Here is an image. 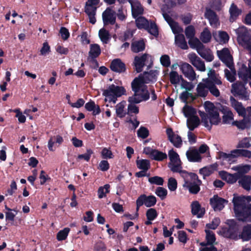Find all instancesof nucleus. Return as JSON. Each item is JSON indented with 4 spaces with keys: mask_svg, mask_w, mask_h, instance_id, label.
<instances>
[{
    "mask_svg": "<svg viewBox=\"0 0 251 251\" xmlns=\"http://www.w3.org/2000/svg\"><path fill=\"white\" fill-rule=\"evenodd\" d=\"M250 138H244L239 142L237 145V148H249L251 147Z\"/></svg>",
    "mask_w": 251,
    "mask_h": 251,
    "instance_id": "obj_55",
    "label": "nucleus"
},
{
    "mask_svg": "<svg viewBox=\"0 0 251 251\" xmlns=\"http://www.w3.org/2000/svg\"><path fill=\"white\" fill-rule=\"evenodd\" d=\"M152 153L153 154L151 158L157 161H162L167 157L166 153L157 150H155Z\"/></svg>",
    "mask_w": 251,
    "mask_h": 251,
    "instance_id": "obj_49",
    "label": "nucleus"
},
{
    "mask_svg": "<svg viewBox=\"0 0 251 251\" xmlns=\"http://www.w3.org/2000/svg\"><path fill=\"white\" fill-rule=\"evenodd\" d=\"M150 58H151V56L146 53L141 56H136L135 57L133 64L137 73L142 71L143 67Z\"/></svg>",
    "mask_w": 251,
    "mask_h": 251,
    "instance_id": "obj_14",
    "label": "nucleus"
},
{
    "mask_svg": "<svg viewBox=\"0 0 251 251\" xmlns=\"http://www.w3.org/2000/svg\"><path fill=\"white\" fill-rule=\"evenodd\" d=\"M220 177L227 183L233 184L236 182L239 179L238 174H229L226 171H221L219 172Z\"/></svg>",
    "mask_w": 251,
    "mask_h": 251,
    "instance_id": "obj_24",
    "label": "nucleus"
},
{
    "mask_svg": "<svg viewBox=\"0 0 251 251\" xmlns=\"http://www.w3.org/2000/svg\"><path fill=\"white\" fill-rule=\"evenodd\" d=\"M179 67L184 75L189 80L193 81L196 79V73L190 64L183 62L180 64Z\"/></svg>",
    "mask_w": 251,
    "mask_h": 251,
    "instance_id": "obj_15",
    "label": "nucleus"
},
{
    "mask_svg": "<svg viewBox=\"0 0 251 251\" xmlns=\"http://www.w3.org/2000/svg\"><path fill=\"white\" fill-rule=\"evenodd\" d=\"M126 106V102L125 101H122L115 106L116 113L118 117L123 118L126 115L127 113L125 110Z\"/></svg>",
    "mask_w": 251,
    "mask_h": 251,
    "instance_id": "obj_33",
    "label": "nucleus"
},
{
    "mask_svg": "<svg viewBox=\"0 0 251 251\" xmlns=\"http://www.w3.org/2000/svg\"><path fill=\"white\" fill-rule=\"evenodd\" d=\"M110 185H105L103 187H100L98 190V196L100 199L105 197V195L109 192Z\"/></svg>",
    "mask_w": 251,
    "mask_h": 251,
    "instance_id": "obj_57",
    "label": "nucleus"
},
{
    "mask_svg": "<svg viewBox=\"0 0 251 251\" xmlns=\"http://www.w3.org/2000/svg\"><path fill=\"white\" fill-rule=\"evenodd\" d=\"M231 169L237 172L236 174H238L239 178H240L243 174L247 173L250 170L251 166L249 165H238L233 166Z\"/></svg>",
    "mask_w": 251,
    "mask_h": 251,
    "instance_id": "obj_32",
    "label": "nucleus"
},
{
    "mask_svg": "<svg viewBox=\"0 0 251 251\" xmlns=\"http://www.w3.org/2000/svg\"><path fill=\"white\" fill-rule=\"evenodd\" d=\"M99 37L101 41L104 43H107L109 39V34L108 31L104 28L100 29L99 33Z\"/></svg>",
    "mask_w": 251,
    "mask_h": 251,
    "instance_id": "obj_54",
    "label": "nucleus"
},
{
    "mask_svg": "<svg viewBox=\"0 0 251 251\" xmlns=\"http://www.w3.org/2000/svg\"><path fill=\"white\" fill-rule=\"evenodd\" d=\"M198 53L208 61H211L213 59L214 56L212 52L209 50L205 49L204 47Z\"/></svg>",
    "mask_w": 251,
    "mask_h": 251,
    "instance_id": "obj_40",
    "label": "nucleus"
},
{
    "mask_svg": "<svg viewBox=\"0 0 251 251\" xmlns=\"http://www.w3.org/2000/svg\"><path fill=\"white\" fill-rule=\"evenodd\" d=\"M149 182L152 184L162 185L164 183V179L162 177L154 176L149 178Z\"/></svg>",
    "mask_w": 251,
    "mask_h": 251,
    "instance_id": "obj_58",
    "label": "nucleus"
},
{
    "mask_svg": "<svg viewBox=\"0 0 251 251\" xmlns=\"http://www.w3.org/2000/svg\"><path fill=\"white\" fill-rule=\"evenodd\" d=\"M188 43L191 48L196 49L198 52L204 47L201 41L196 38L189 39Z\"/></svg>",
    "mask_w": 251,
    "mask_h": 251,
    "instance_id": "obj_38",
    "label": "nucleus"
},
{
    "mask_svg": "<svg viewBox=\"0 0 251 251\" xmlns=\"http://www.w3.org/2000/svg\"><path fill=\"white\" fill-rule=\"evenodd\" d=\"M238 183L244 189L249 191L251 189V176H243L239 178Z\"/></svg>",
    "mask_w": 251,
    "mask_h": 251,
    "instance_id": "obj_31",
    "label": "nucleus"
},
{
    "mask_svg": "<svg viewBox=\"0 0 251 251\" xmlns=\"http://www.w3.org/2000/svg\"><path fill=\"white\" fill-rule=\"evenodd\" d=\"M137 166L139 169L144 171H147L150 167V162L147 159L137 160Z\"/></svg>",
    "mask_w": 251,
    "mask_h": 251,
    "instance_id": "obj_51",
    "label": "nucleus"
},
{
    "mask_svg": "<svg viewBox=\"0 0 251 251\" xmlns=\"http://www.w3.org/2000/svg\"><path fill=\"white\" fill-rule=\"evenodd\" d=\"M216 169V166L215 165H210L204 167L199 170V173L202 176L203 178L205 179L206 177L212 174Z\"/></svg>",
    "mask_w": 251,
    "mask_h": 251,
    "instance_id": "obj_30",
    "label": "nucleus"
},
{
    "mask_svg": "<svg viewBox=\"0 0 251 251\" xmlns=\"http://www.w3.org/2000/svg\"><path fill=\"white\" fill-rule=\"evenodd\" d=\"M156 199L154 196H146L145 195H141L136 201L137 209L139 206L145 204L147 207H151L155 204Z\"/></svg>",
    "mask_w": 251,
    "mask_h": 251,
    "instance_id": "obj_13",
    "label": "nucleus"
},
{
    "mask_svg": "<svg viewBox=\"0 0 251 251\" xmlns=\"http://www.w3.org/2000/svg\"><path fill=\"white\" fill-rule=\"evenodd\" d=\"M126 93L124 87L114 84H111L102 90V95L105 97L104 101L112 102L113 103H116L118 98L125 95Z\"/></svg>",
    "mask_w": 251,
    "mask_h": 251,
    "instance_id": "obj_4",
    "label": "nucleus"
},
{
    "mask_svg": "<svg viewBox=\"0 0 251 251\" xmlns=\"http://www.w3.org/2000/svg\"><path fill=\"white\" fill-rule=\"evenodd\" d=\"M210 202L211 206L215 211L221 210L227 202L226 200L219 197L217 195H214L213 197L211 198Z\"/></svg>",
    "mask_w": 251,
    "mask_h": 251,
    "instance_id": "obj_18",
    "label": "nucleus"
},
{
    "mask_svg": "<svg viewBox=\"0 0 251 251\" xmlns=\"http://www.w3.org/2000/svg\"><path fill=\"white\" fill-rule=\"evenodd\" d=\"M131 87L134 94L128 98V101L140 103L149 99L150 94L147 87L139 79L135 78L131 83Z\"/></svg>",
    "mask_w": 251,
    "mask_h": 251,
    "instance_id": "obj_3",
    "label": "nucleus"
},
{
    "mask_svg": "<svg viewBox=\"0 0 251 251\" xmlns=\"http://www.w3.org/2000/svg\"><path fill=\"white\" fill-rule=\"evenodd\" d=\"M197 91L198 96L204 97H205L208 93V89L207 87V85L204 83H200L197 86Z\"/></svg>",
    "mask_w": 251,
    "mask_h": 251,
    "instance_id": "obj_44",
    "label": "nucleus"
},
{
    "mask_svg": "<svg viewBox=\"0 0 251 251\" xmlns=\"http://www.w3.org/2000/svg\"><path fill=\"white\" fill-rule=\"evenodd\" d=\"M182 112L184 116L187 118L194 116L196 113V110L192 107L185 104L182 109Z\"/></svg>",
    "mask_w": 251,
    "mask_h": 251,
    "instance_id": "obj_46",
    "label": "nucleus"
},
{
    "mask_svg": "<svg viewBox=\"0 0 251 251\" xmlns=\"http://www.w3.org/2000/svg\"><path fill=\"white\" fill-rule=\"evenodd\" d=\"M157 216V213L155 209L150 208L146 213V216L149 221L153 220Z\"/></svg>",
    "mask_w": 251,
    "mask_h": 251,
    "instance_id": "obj_63",
    "label": "nucleus"
},
{
    "mask_svg": "<svg viewBox=\"0 0 251 251\" xmlns=\"http://www.w3.org/2000/svg\"><path fill=\"white\" fill-rule=\"evenodd\" d=\"M145 49V43L143 40L135 41L131 45V50L134 52L143 51Z\"/></svg>",
    "mask_w": 251,
    "mask_h": 251,
    "instance_id": "obj_35",
    "label": "nucleus"
},
{
    "mask_svg": "<svg viewBox=\"0 0 251 251\" xmlns=\"http://www.w3.org/2000/svg\"><path fill=\"white\" fill-rule=\"evenodd\" d=\"M212 35L208 28H205L201 32L200 39L204 43H207L211 41Z\"/></svg>",
    "mask_w": 251,
    "mask_h": 251,
    "instance_id": "obj_45",
    "label": "nucleus"
},
{
    "mask_svg": "<svg viewBox=\"0 0 251 251\" xmlns=\"http://www.w3.org/2000/svg\"><path fill=\"white\" fill-rule=\"evenodd\" d=\"M205 17L209 21L211 26L217 28L220 24L219 18L216 14L210 9L206 8L205 13Z\"/></svg>",
    "mask_w": 251,
    "mask_h": 251,
    "instance_id": "obj_19",
    "label": "nucleus"
},
{
    "mask_svg": "<svg viewBox=\"0 0 251 251\" xmlns=\"http://www.w3.org/2000/svg\"><path fill=\"white\" fill-rule=\"evenodd\" d=\"M110 68L113 71L119 73L126 70L125 64L120 59L113 60L111 63Z\"/></svg>",
    "mask_w": 251,
    "mask_h": 251,
    "instance_id": "obj_26",
    "label": "nucleus"
},
{
    "mask_svg": "<svg viewBox=\"0 0 251 251\" xmlns=\"http://www.w3.org/2000/svg\"><path fill=\"white\" fill-rule=\"evenodd\" d=\"M240 237L244 241L251 239V224L244 227L243 231L240 235Z\"/></svg>",
    "mask_w": 251,
    "mask_h": 251,
    "instance_id": "obj_39",
    "label": "nucleus"
},
{
    "mask_svg": "<svg viewBox=\"0 0 251 251\" xmlns=\"http://www.w3.org/2000/svg\"><path fill=\"white\" fill-rule=\"evenodd\" d=\"M129 2L131 6L132 14L133 17L135 18L143 13V8L138 1L129 0Z\"/></svg>",
    "mask_w": 251,
    "mask_h": 251,
    "instance_id": "obj_27",
    "label": "nucleus"
},
{
    "mask_svg": "<svg viewBox=\"0 0 251 251\" xmlns=\"http://www.w3.org/2000/svg\"><path fill=\"white\" fill-rule=\"evenodd\" d=\"M207 87L210 92L214 96L217 97L220 95V93L218 89L215 86V84L208 83Z\"/></svg>",
    "mask_w": 251,
    "mask_h": 251,
    "instance_id": "obj_60",
    "label": "nucleus"
},
{
    "mask_svg": "<svg viewBox=\"0 0 251 251\" xmlns=\"http://www.w3.org/2000/svg\"><path fill=\"white\" fill-rule=\"evenodd\" d=\"M230 16V21L233 22L235 20L237 17L241 14V11L240 9L238 8L236 5L234 3H232L229 10Z\"/></svg>",
    "mask_w": 251,
    "mask_h": 251,
    "instance_id": "obj_37",
    "label": "nucleus"
},
{
    "mask_svg": "<svg viewBox=\"0 0 251 251\" xmlns=\"http://www.w3.org/2000/svg\"><path fill=\"white\" fill-rule=\"evenodd\" d=\"M100 47L98 44H92L90 45L89 55L92 58L97 57L100 53Z\"/></svg>",
    "mask_w": 251,
    "mask_h": 251,
    "instance_id": "obj_47",
    "label": "nucleus"
},
{
    "mask_svg": "<svg viewBox=\"0 0 251 251\" xmlns=\"http://www.w3.org/2000/svg\"><path fill=\"white\" fill-rule=\"evenodd\" d=\"M162 10L163 12V17L170 26L173 33L176 35L177 34H180V33L183 31V29L177 23L174 21L169 15L166 13V11H167V10L165 9V6H164L162 8Z\"/></svg>",
    "mask_w": 251,
    "mask_h": 251,
    "instance_id": "obj_10",
    "label": "nucleus"
},
{
    "mask_svg": "<svg viewBox=\"0 0 251 251\" xmlns=\"http://www.w3.org/2000/svg\"><path fill=\"white\" fill-rule=\"evenodd\" d=\"M155 193L162 200L166 198L168 192L166 189L163 187H158L156 188Z\"/></svg>",
    "mask_w": 251,
    "mask_h": 251,
    "instance_id": "obj_56",
    "label": "nucleus"
},
{
    "mask_svg": "<svg viewBox=\"0 0 251 251\" xmlns=\"http://www.w3.org/2000/svg\"><path fill=\"white\" fill-rule=\"evenodd\" d=\"M213 36L215 39L220 44L227 43L229 38L228 34L223 31H215L213 33Z\"/></svg>",
    "mask_w": 251,
    "mask_h": 251,
    "instance_id": "obj_29",
    "label": "nucleus"
},
{
    "mask_svg": "<svg viewBox=\"0 0 251 251\" xmlns=\"http://www.w3.org/2000/svg\"><path fill=\"white\" fill-rule=\"evenodd\" d=\"M70 228L68 227H66L63 229L59 231L56 236V238L58 241H60L64 240H65L69 233Z\"/></svg>",
    "mask_w": 251,
    "mask_h": 251,
    "instance_id": "obj_52",
    "label": "nucleus"
},
{
    "mask_svg": "<svg viewBox=\"0 0 251 251\" xmlns=\"http://www.w3.org/2000/svg\"><path fill=\"white\" fill-rule=\"evenodd\" d=\"M101 157L104 159H112L114 157L110 148H103L101 151Z\"/></svg>",
    "mask_w": 251,
    "mask_h": 251,
    "instance_id": "obj_53",
    "label": "nucleus"
},
{
    "mask_svg": "<svg viewBox=\"0 0 251 251\" xmlns=\"http://www.w3.org/2000/svg\"><path fill=\"white\" fill-rule=\"evenodd\" d=\"M177 183L176 180L174 177H170L168 179V187L171 191H175L177 188Z\"/></svg>",
    "mask_w": 251,
    "mask_h": 251,
    "instance_id": "obj_62",
    "label": "nucleus"
},
{
    "mask_svg": "<svg viewBox=\"0 0 251 251\" xmlns=\"http://www.w3.org/2000/svg\"><path fill=\"white\" fill-rule=\"evenodd\" d=\"M129 104L127 107V113L128 114H130L131 113L137 114L139 112V108L135 104L136 103L134 102L128 101Z\"/></svg>",
    "mask_w": 251,
    "mask_h": 251,
    "instance_id": "obj_59",
    "label": "nucleus"
},
{
    "mask_svg": "<svg viewBox=\"0 0 251 251\" xmlns=\"http://www.w3.org/2000/svg\"><path fill=\"white\" fill-rule=\"evenodd\" d=\"M217 54L220 59L231 69L233 66V59L229 50L224 48L221 50H217Z\"/></svg>",
    "mask_w": 251,
    "mask_h": 251,
    "instance_id": "obj_11",
    "label": "nucleus"
},
{
    "mask_svg": "<svg viewBox=\"0 0 251 251\" xmlns=\"http://www.w3.org/2000/svg\"><path fill=\"white\" fill-rule=\"evenodd\" d=\"M96 9L97 6L86 3L85 12L89 16V22L92 24H94L96 22V19L95 16Z\"/></svg>",
    "mask_w": 251,
    "mask_h": 251,
    "instance_id": "obj_28",
    "label": "nucleus"
},
{
    "mask_svg": "<svg viewBox=\"0 0 251 251\" xmlns=\"http://www.w3.org/2000/svg\"><path fill=\"white\" fill-rule=\"evenodd\" d=\"M184 179V187L188 189L189 192L193 194H197L199 192L200 186L201 183V181L199 179L198 176L194 173L188 174L186 172V175L181 176Z\"/></svg>",
    "mask_w": 251,
    "mask_h": 251,
    "instance_id": "obj_5",
    "label": "nucleus"
},
{
    "mask_svg": "<svg viewBox=\"0 0 251 251\" xmlns=\"http://www.w3.org/2000/svg\"><path fill=\"white\" fill-rule=\"evenodd\" d=\"M200 245V251H217L216 248L213 245H206L204 242L201 243Z\"/></svg>",
    "mask_w": 251,
    "mask_h": 251,
    "instance_id": "obj_64",
    "label": "nucleus"
},
{
    "mask_svg": "<svg viewBox=\"0 0 251 251\" xmlns=\"http://www.w3.org/2000/svg\"><path fill=\"white\" fill-rule=\"evenodd\" d=\"M251 196L234 197L233 199L234 209L237 218L242 221L251 222Z\"/></svg>",
    "mask_w": 251,
    "mask_h": 251,
    "instance_id": "obj_1",
    "label": "nucleus"
},
{
    "mask_svg": "<svg viewBox=\"0 0 251 251\" xmlns=\"http://www.w3.org/2000/svg\"><path fill=\"white\" fill-rule=\"evenodd\" d=\"M168 156L170 159L168 167L170 170L173 172L179 173L181 176L185 175L187 172L182 170V162L178 153L172 149L169 151Z\"/></svg>",
    "mask_w": 251,
    "mask_h": 251,
    "instance_id": "obj_6",
    "label": "nucleus"
},
{
    "mask_svg": "<svg viewBox=\"0 0 251 251\" xmlns=\"http://www.w3.org/2000/svg\"><path fill=\"white\" fill-rule=\"evenodd\" d=\"M149 21L144 17H139L136 20L137 27L139 28H145L149 26Z\"/></svg>",
    "mask_w": 251,
    "mask_h": 251,
    "instance_id": "obj_50",
    "label": "nucleus"
},
{
    "mask_svg": "<svg viewBox=\"0 0 251 251\" xmlns=\"http://www.w3.org/2000/svg\"><path fill=\"white\" fill-rule=\"evenodd\" d=\"M204 107L206 114L201 113L200 116L201 123L209 129L212 125H218L221 122L218 108L210 101H206L204 103Z\"/></svg>",
    "mask_w": 251,
    "mask_h": 251,
    "instance_id": "obj_2",
    "label": "nucleus"
},
{
    "mask_svg": "<svg viewBox=\"0 0 251 251\" xmlns=\"http://www.w3.org/2000/svg\"><path fill=\"white\" fill-rule=\"evenodd\" d=\"M220 78H221L219 75L215 73L214 70L210 69L209 70L208 73V78L203 79L202 80L206 85L209 83L211 84L221 85L222 84V81Z\"/></svg>",
    "mask_w": 251,
    "mask_h": 251,
    "instance_id": "obj_23",
    "label": "nucleus"
},
{
    "mask_svg": "<svg viewBox=\"0 0 251 251\" xmlns=\"http://www.w3.org/2000/svg\"><path fill=\"white\" fill-rule=\"evenodd\" d=\"M103 23L104 25H114L116 23V13L111 8L108 7L102 14Z\"/></svg>",
    "mask_w": 251,
    "mask_h": 251,
    "instance_id": "obj_12",
    "label": "nucleus"
},
{
    "mask_svg": "<svg viewBox=\"0 0 251 251\" xmlns=\"http://www.w3.org/2000/svg\"><path fill=\"white\" fill-rule=\"evenodd\" d=\"M181 100L185 103L193 101L196 99V96L193 95L192 93H189L188 91L183 92L180 96Z\"/></svg>",
    "mask_w": 251,
    "mask_h": 251,
    "instance_id": "obj_42",
    "label": "nucleus"
},
{
    "mask_svg": "<svg viewBox=\"0 0 251 251\" xmlns=\"http://www.w3.org/2000/svg\"><path fill=\"white\" fill-rule=\"evenodd\" d=\"M186 155L188 160L190 162H200L202 159L199 151L195 147L189 148L186 151Z\"/></svg>",
    "mask_w": 251,
    "mask_h": 251,
    "instance_id": "obj_20",
    "label": "nucleus"
},
{
    "mask_svg": "<svg viewBox=\"0 0 251 251\" xmlns=\"http://www.w3.org/2000/svg\"><path fill=\"white\" fill-rule=\"evenodd\" d=\"M191 212L193 215H196L197 218H202L205 212L204 207H202L199 201H195L191 204Z\"/></svg>",
    "mask_w": 251,
    "mask_h": 251,
    "instance_id": "obj_22",
    "label": "nucleus"
},
{
    "mask_svg": "<svg viewBox=\"0 0 251 251\" xmlns=\"http://www.w3.org/2000/svg\"><path fill=\"white\" fill-rule=\"evenodd\" d=\"M231 92L235 96H239L241 99L248 100L249 95L242 83H236L232 85Z\"/></svg>",
    "mask_w": 251,
    "mask_h": 251,
    "instance_id": "obj_8",
    "label": "nucleus"
},
{
    "mask_svg": "<svg viewBox=\"0 0 251 251\" xmlns=\"http://www.w3.org/2000/svg\"><path fill=\"white\" fill-rule=\"evenodd\" d=\"M200 124V120L197 116H192L187 119V126L190 130H193Z\"/></svg>",
    "mask_w": 251,
    "mask_h": 251,
    "instance_id": "obj_34",
    "label": "nucleus"
},
{
    "mask_svg": "<svg viewBox=\"0 0 251 251\" xmlns=\"http://www.w3.org/2000/svg\"><path fill=\"white\" fill-rule=\"evenodd\" d=\"M166 133L169 140L175 147L178 148L181 147L182 141L178 135L174 133L171 128L167 129Z\"/></svg>",
    "mask_w": 251,
    "mask_h": 251,
    "instance_id": "obj_21",
    "label": "nucleus"
},
{
    "mask_svg": "<svg viewBox=\"0 0 251 251\" xmlns=\"http://www.w3.org/2000/svg\"><path fill=\"white\" fill-rule=\"evenodd\" d=\"M159 72L157 70H151L149 72H144L143 75L139 76L138 78L143 84L154 82L156 81Z\"/></svg>",
    "mask_w": 251,
    "mask_h": 251,
    "instance_id": "obj_9",
    "label": "nucleus"
},
{
    "mask_svg": "<svg viewBox=\"0 0 251 251\" xmlns=\"http://www.w3.org/2000/svg\"><path fill=\"white\" fill-rule=\"evenodd\" d=\"M188 57L191 64L200 71H205V67L204 62L195 53H190L188 55Z\"/></svg>",
    "mask_w": 251,
    "mask_h": 251,
    "instance_id": "obj_17",
    "label": "nucleus"
},
{
    "mask_svg": "<svg viewBox=\"0 0 251 251\" xmlns=\"http://www.w3.org/2000/svg\"><path fill=\"white\" fill-rule=\"evenodd\" d=\"M231 106L236 111L239 115L245 116L247 110L243 106L242 103L237 101L234 98L231 97L230 98Z\"/></svg>",
    "mask_w": 251,
    "mask_h": 251,
    "instance_id": "obj_25",
    "label": "nucleus"
},
{
    "mask_svg": "<svg viewBox=\"0 0 251 251\" xmlns=\"http://www.w3.org/2000/svg\"><path fill=\"white\" fill-rule=\"evenodd\" d=\"M220 110L223 114L222 116V122L224 124H232L235 122L234 121V115L230 108L222 105L220 107Z\"/></svg>",
    "mask_w": 251,
    "mask_h": 251,
    "instance_id": "obj_16",
    "label": "nucleus"
},
{
    "mask_svg": "<svg viewBox=\"0 0 251 251\" xmlns=\"http://www.w3.org/2000/svg\"><path fill=\"white\" fill-rule=\"evenodd\" d=\"M175 42L176 45L183 50L188 49V46L185 37L182 34H177L175 36Z\"/></svg>",
    "mask_w": 251,
    "mask_h": 251,
    "instance_id": "obj_36",
    "label": "nucleus"
},
{
    "mask_svg": "<svg viewBox=\"0 0 251 251\" xmlns=\"http://www.w3.org/2000/svg\"><path fill=\"white\" fill-rule=\"evenodd\" d=\"M239 77L245 81V83H247L248 79H250L251 81L249 82V84L251 87V71H247L245 69L242 70L239 73Z\"/></svg>",
    "mask_w": 251,
    "mask_h": 251,
    "instance_id": "obj_48",
    "label": "nucleus"
},
{
    "mask_svg": "<svg viewBox=\"0 0 251 251\" xmlns=\"http://www.w3.org/2000/svg\"><path fill=\"white\" fill-rule=\"evenodd\" d=\"M170 81L174 85H177L181 81L182 76L179 75L175 71H172L170 73Z\"/></svg>",
    "mask_w": 251,
    "mask_h": 251,
    "instance_id": "obj_41",
    "label": "nucleus"
},
{
    "mask_svg": "<svg viewBox=\"0 0 251 251\" xmlns=\"http://www.w3.org/2000/svg\"><path fill=\"white\" fill-rule=\"evenodd\" d=\"M231 70H228L227 69L225 70V76L226 77L227 79L230 81L233 82L235 80V72L234 70H232V67L230 69Z\"/></svg>",
    "mask_w": 251,
    "mask_h": 251,
    "instance_id": "obj_61",
    "label": "nucleus"
},
{
    "mask_svg": "<svg viewBox=\"0 0 251 251\" xmlns=\"http://www.w3.org/2000/svg\"><path fill=\"white\" fill-rule=\"evenodd\" d=\"M205 232L206 233L205 239H206V245H212L216 241L215 235L214 232L208 229H205Z\"/></svg>",
    "mask_w": 251,
    "mask_h": 251,
    "instance_id": "obj_43",
    "label": "nucleus"
},
{
    "mask_svg": "<svg viewBox=\"0 0 251 251\" xmlns=\"http://www.w3.org/2000/svg\"><path fill=\"white\" fill-rule=\"evenodd\" d=\"M238 34V42L239 44L248 49L251 50V35L250 32L245 26H241L236 29Z\"/></svg>",
    "mask_w": 251,
    "mask_h": 251,
    "instance_id": "obj_7",
    "label": "nucleus"
}]
</instances>
